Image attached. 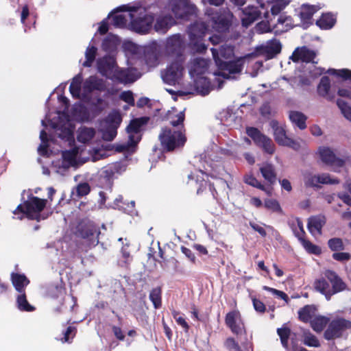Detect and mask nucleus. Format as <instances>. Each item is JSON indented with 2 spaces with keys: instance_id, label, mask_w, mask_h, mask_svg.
Returning <instances> with one entry per match:
<instances>
[{
  "instance_id": "nucleus-1",
  "label": "nucleus",
  "mask_w": 351,
  "mask_h": 351,
  "mask_svg": "<svg viewBox=\"0 0 351 351\" xmlns=\"http://www.w3.org/2000/svg\"><path fill=\"white\" fill-rule=\"evenodd\" d=\"M184 68L181 60L172 62L162 72V78L165 83L175 87V90L167 89L170 93H176L180 95L191 93L194 88L190 82L183 81Z\"/></svg>"
},
{
  "instance_id": "nucleus-2",
  "label": "nucleus",
  "mask_w": 351,
  "mask_h": 351,
  "mask_svg": "<svg viewBox=\"0 0 351 351\" xmlns=\"http://www.w3.org/2000/svg\"><path fill=\"white\" fill-rule=\"evenodd\" d=\"M47 202V199H40L34 196H29L27 199L24 202L23 204H20L17 206L13 213L16 215L19 213H22L29 219H36L37 221L45 219L47 218V216L41 215L40 213L46 206Z\"/></svg>"
},
{
  "instance_id": "nucleus-3",
  "label": "nucleus",
  "mask_w": 351,
  "mask_h": 351,
  "mask_svg": "<svg viewBox=\"0 0 351 351\" xmlns=\"http://www.w3.org/2000/svg\"><path fill=\"white\" fill-rule=\"evenodd\" d=\"M158 138L162 147L169 152L182 147L186 141L184 131L173 130L168 128L162 129Z\"/></svg>"
},
{
  "instance_id": "nucleus-4",
  "label": "nucleus",
  "mask_w": 351,
  "mask_h": 351,
  "mask_svg": "<svg viewBox=\"0 0 351 351\" xmlns=\"http://www.w3.org/2000/svg\"><path fill=\"white\" fill-rule=\"evenodd\" d=\"M128 16L133 28L138 32L145 33L154 21L152 15L147 14L143 8H132Z\"/></svg>"
},
{
  "instance_id": "nucleus-5",
  "label": "nucleus",
  "mask_w": 351,
  "mask_h": 351,
  "mask_svg": "<svg viewBox=\"0 0 351 351\" xmlns=\"http://www.w3.org/2000/svg\"><path fill=\"white\" fill-rule=\"evenodd\" d=\"M148 120L147 117H141L132 120L127 128L128 132L129 133V141L127 143L117 145L116 147L117 151H128L132 147L135 146L141 139V136L138 134L141 128L145 125Z\"/></svg>"
},
{
  "instance_id": "nucleus-6",
  "label": "nucleus",
  "mask_w": 351,
  "mask_h": 351,
  "mask_svg": "<svg viewBox=\"0 0 351 351\" xmlns=\"http://www.w3.org/2000/svg\"><path fill=\"white\" fill-rule=\"evenodd\" d=\"M208 27L209 25L206 26L203 22L198 21L189 27L191 44L197 52H202L206 49L205 45L202 43V39L205 33L208 31Z\"/></svg>"
},
{
  "instance_id": "nucleus-7",
  "label": "nucleus",
  "mask_w": 351,
  "mask_h": 351,
  "mask_svg": "<svg viewBox=\"0 0 351 351\" xmlns=\"http://www.w3.org/2000/svg\"><path fill=\"white\" fill-rule=\"evenodd\" d=\"M206 14L210 17L209 23L218 32L226 30L233 19L232 14L228 10H224L221 14L219 15L217 13H214L211 10L208 9Z\"/></svg>"
},
{
  "instance_id": "nucleus-8",
  "label": "nucleus",
  "mask_w": 351,
  "mask_h": 351,
  "mask_svg": "<svg viewBox=\"0 0 351 351\" xmlns=\"http://www.w3.org/2000/svg\"><path fill=\"white\" fill-rule=\"evenodd\" d=\"M99 231L95 224L90 221L80 222L76 228V235L87 239L90 245H97L99 243Z\"/></svg>"
},
{
  "instance_id": "nucleus-9",
  "label": "nucleus",
  "mask_w": 351,
  "mask_h": 351,
  "mask_svg": "<svg viewBox=\"0 0 351 351\" xmlns=\"http://www.w3.org/2000/svg\"><path fill=\"white\" fill-rule=\"evenodd\" d=\"M247 134L250 136L254 143L263 150L269 154H273L275 152V145L272 140L262 134L258 129L255 128H249L247 129Z\"/></svg>"
},
{
  "instance_id": "nucleus-10",
  "label": "nucleus",
  "mask_w": 351,
  "mask_h": 351,
  "mask_svg": "<svg viewBox=\"0 0 351 351\" xmlns=\"http://www.w3.org/2000/svg\"><path fill=\"white\" fill-rule=\"evenodd\" d=\"M169 8L177 18H184L187 15L193 14L196 10V7L190 3L188 0H171Z\"/></svg>"
},
{
  "instance_id": "nucleus-11",
  "label": "nucleus",
  "mask_w": 351,
  "mask_h": 351,
  "mask_svg": "<svg viewBox=\"0 0 351 351\" xmlns=\"http://www.w3.org/2000/svg\"><path fill=\"white\" fill-rule=\"evenodd\" d=\"M317 56V53L311 49H309L306 47H302L296 48L290 56V59L294 62H298L300 61L304 62H312L317 63L314 61Z\"/></svg>"
},
{
  "instance_id": "nucleus-12",
  "label": "nucleus",
  "mask_w": 351,
  "mask_h": 351,
  "mask_svg": "<svg viewBox=\"0 0 351 351\" xmlns=\"http://www.w3.org/2000/svg\"><path fill=\"white\" fill-rule=\"evenodd\" d=\"M318 154L322 161L333 167H340L343 165V160L338 158L332 150L328 147H320Z\"/></svg>"
},
{
  "instance_id": "nucleus-13",
  "label": "nucleus",
  "mask_w": 351,
  "mask_h": 351,
  "mask_svg": "<svg viewBox=\"0 0 351 351\" xmlns=\"http://www.w3.org/2000/svg\"><path fill=\"white\" fill-rule=\"evenodd\" d=\"M323 274L331 284L330 289H332V295L347 289L346 284L334 271L326 269L323 272Z\"/></svg>"
},
{
  "instance_id": "nucleus-14",
  "label": "nucleus",
  "mask_w": 351,
  "mask_h": 351,
  "mask_svg": "<svg viewBox=\"0 0 351 351\" xmlns=\"http://www.w3.org/2000/svg\"><path fill=\"white\" fill-rule=\"evenodd\" d=\"M241 62V60H239L237 62L223 61L218 57L216 60V63L224 70L219 75L225 78H230L229 75L226 73V71H228L229 74L240 73L242 69V63Z\"/></svg>"
},
{
  "instance_id": "nucleus-15",
  "label": "nucleus",
  "mask_w": 351,
  "mask_h": 351,
  "mask_svg": "<svg viewBox=\"0 0 351 351\" xmlns=\"http://www.w3.org/2000/svg\"><path fill=\"white\" fill-rule=\"evenodd\" d=\"M99 71L108 77L112 78L117 72L114 60L110 56L104 57L97 62Z\"/></svg>"
},
{
  "instance_id": "nucleus-16",
  "label": "nucleus",
  "mask_w": 351,
  "mask_h": 351,
  "mask_svg": "<svg viewBox=\"0 0 351 351\" xmlns=\"http://www.w3.org/2000/svg\"><path fill=\"white\" fill-rule=\"evenodd\" d=\"M281 48L280 43L277 40H273L265 45L257 48V53L265 56L267 59H271L280 52Z\"/></svg>"
},
{
  "instance_id": "nucleus-17",
  "label": "nucleus",
  "mask_w": 351,
  "mask_h": 351,
  "mask_svg": "<svg viewBox=\"0 0 351 351\" xmlns=\"http://www.w3.org/2000/svg\"><path fill=\"white\" fill-rule=\"evenodd\" d=\"M241 16L242 24L245 27L250 25L255 21L258 20L261 16V12L254 6H247L243 11Z\"/></svg>"
},
{
  "instance_id": "nucleus-18",
  "label": "nucleus",
  "mask_w": 351,
  "mask_h": 351,
  "mask_svg": "<svg viewBox=\"0 0 351 351\" xmlns=\"http://www.w3.org/2000/svg\"><path fill=\"white\" fill-rule=\"evenodd\" d=\"M269 125L273 130V134L276 142L281 146L289 139V136L286 134V131L282 126L279 125V123L276 120H271L269 122Z\"/></svg>"
},
{
  "instance_id": "nucleus-19",
  "label": "nucleus",
  "mask_w": 351,
  "mask_h": 351,
  "mask_svg": "<svg viewBox=\"0 0 351 351\" xmlns=\"http://www.w3.org/2000/svg\"><path fill=\"white\" fill-rule=\"evenodd\" d=\"M317 93L328 101L334 100L335 94L330 90V81L328 77L324 76L321 78L317 86Z\"/></svg>"
},
{
  "instance_id": "nucleus-20",
  "label": "nucleus",
  "mask_w": 351,
  "mask_h": 351,
  "mask_svg": "<svg viewBox=\"0 0 351 351\" xmlns=\"http://www.w3.org/2000/svg\"><path fill=\"white\" fill-rule=\"evenodd\" d=\"M208 67V61L202 58H194L190 63L189 72L192 75L204 73Z\"/></svg>"
},
{
  "instance_id": "nucleus-21",
  "label": "nucleus",
  "mask_w": 351,
  "mask_h": 351,
  "mask_svg": "<svg viewBox=\"0 0 351 351\" xmlns=\"http://www.w3.org/2000/svg\"><path fill=\"white\" fill-rule=\"evenodd\" d=\"M235 332L237 342L242 346L243 351H254L252 342V334H247V330H234Z\"/></svg>"
},
{
  "instance_id": "nucleus-22",
  "label": "nucleus",
  "mask_w": 351,
  "mask_h": 351,
  "mask_svg": "<svg viewBox=\"0 0 351 351\" xmlns=\"http://www.w3.org/2000/svg\"><path fill=\"white\" fill-rule=\"evenodd\" d=\"M326 223L325 217L323 216H315L309 218L308 228L313 236L320 235L322 228Z\"/></svg>"
},
{
  "instance_id": "nucleus-23",
  "label": "nucleus",
  "mask_w": 351,
  "mask_h": 351,
  "mask_svg": "<svg viewBox=\"0 0 351 351\" xmlns=\"http://www.w3.org/2000/svg\"><path fill=\"white\" fill-rule=\"evenodd\" d=\"M211 51L215 61L218 57L223 61H228L234 56V49L231 45H222L219 50L213 48Z\"/></svg>"
},
{
  "instance_id": "nucleus-24",
  "label": "nucleus",
  "mask_w": 351,
  "mask_h": 351,
  "mask_svg": "<svg viewBox=\"0 0 351 351\" xmlns=\"http://www.w3.org/2000/svg\"><path fill=\"white\" fill-rule=\"evenodd\" d=\"M314 289L323 294L327 300H330L332 293L328 282L325 280L324 278H320L315 280L313 284Z\"/></svg>"
},
{
  "instance_id": "nucleus-25",
  "label": "nucleus",
  "mask_w": 351,
  "mask_h": 351,
  "mask_svg": "<svg viewBox=\"0 0 351 351\" xmlns=\"http://www.w3.org/2000/svg\"><path fill=\"white\" fill-rule=\"evenodd\" d=\"M191 86L194 88V90L191 94H193L194 92L196 91L202 95H208L211 90L209 81L204 77H197L195 80V84H191Z\"/></svg>"
},
{
  "instance_id": "nucleus-26",
  "label": "nucleus",
  "mask_w": 351,
  "mask_h": 351,
  "mask_svg": "<svg viewBox=\"0 0 351 351\" xmlns=\"http://www.w3.org/2000/svg\"><path fill=\"white\" fill-rule=\"evenodd\" d=\"M317 315V308L314 305H306L298 311L299 318L304 322H311Z\"/></svg>"
},
{
  "instance_id": "nucleus-27",
  "label": "nucleus",
  "mask_w": 351,
  "mask_h": 351,
  "mask_svg": "<svg viewBox=\"0 0 351 351\" xmlns=\"http://www.w3.org/2000/svg\"><path fill=\"white\" fill-rule=\"evenodd\" d=\"M96 132L92 128L81 127L77 131V139L82 143H88L95 137Z\"/></svg>"
},
{
  "instance_id": "nucleus-28",
  "label": "nucleus",
  "mask_w": 351,
  "mask_h": 351,
  "mask_svg": "<svg viewBox=\"0 0 351 351\" xmlns=\"http://www.w3.org/2000/svg\"><path fill=\"white\" fill-rule=\"evenodd\" d=\"M226 323L228 327L232 329H241L243 324L241 322L240 313L238 311L228 313L226 317Z\"/></svg>"
},
{
  "instance_id": "nucleus-29",
  "label": "nucleus",
  "mask_w": 351,
  "mask_h": 351,
  "mask_svg": "<svg viewBox=\"0 0 351 351\" xmlns=\"http://www.w3.org/2000/svg\"><path fill=\"white\" fill-rule=\"evenodd\" d=\"M174 23V19L171 16H160L157 19L154 28L158 32L165 33Z\"/></svg>"
},
{
  "instance_id": "nucleus-30",
  "label": "nucleus",
  "mask_w": 351,
  "mask_h": 351,
  "mask_svg": "<svg viewBox=\"0 0 351 351\" xmlns=\"http://www.w3.org/2000/svg\"><path fill=\"white\" fill-rule=\"evenodd\" d=\"M260 171L263 178L270 184H273L276 180V173L274 167L269 163H265L260 167Z\"/></svg>"
},
{
  "instance_id": "nucleus-31",
  "label": "nucleus",
  "mask_w": 351,
  "mask_h": 351,
  "mask_svg": "<svg viewBox=\"0 0 351 351\" xmlns=\"http://www.w3.org/2000/svg\"><path fill=\"white\" fill-rule=\"evenodd\" d=\"M182 46V41L179 35H174L168 38L167 41V49L169 52L173 53L179 54Z\"/></svg>"
},
{
  "instance_id": "nucleus-32",
  "label": "nucleus",
  "mask_w": 351,
  "mask_h": 351,
  "mask_svg": "<svg viewBox=\"0 0 351 351\" xmlns=\"http://www.w3.org/2000/svg\"><path fill=\"white\" fill-rule=\"evenodd\" d=\"M184 117V110L178 111L176 108H172V110L169 111L167 114V118L169 120L170 123L174 127L179 126L180 125L183 126Z\"/></svg>"
},
{
  "instance_id": "nucleus-33",
  "label": "nucleus",
  "mask_w": 351,
  "mask_h": 351,
  "mask_svg": "<svg viewBox=\"0 0 351 351\" xmlns=\"http://www.w3.org/2000/svg\"><path fill=\"white\" fill-rule=\"evenodd\" d=\"M117 77L121 82L122 83H132L134 82L137 78L132 70H117L115 75L114 76Z\"/></svg>"
},
{
  "instance_id": "nucleus-34",
  "label": "nucleus",
  "mask_w": 351,
  "mask_h": 351,
  "mask_svg": "<svg viewBox=\"0 0 351 351\" xmlns=\"http://www.w3.org/2000/svg\"><path fill=\"white\" fill-rule=\"evenodd\" d=\"M289 119L300 130H304L306 128V120L307 117L302 112L291 111L289 112Z\"/></svg>"
},
{
  "instance_id": "nucleus-35",
  "label": "nucleus",
  "mask_w": 351,
  "mask_h": 351,
  "mask_svg": "<svg viewBox=\"0 0 351 351\" xmlns=\"http://www.w3.org/2000/svg\"><path fill=\"white\" fill-rule=\"evenodd\" d=\"M271 5L270 11L273 16L279 14L290 3V0H268Z\"/></svg>"
},
{
  "instance_id": "nucleus-36",
  "label": "nucleus",
  "mask_w": 351,
  "mask_h": 351,
  "mask_svg": "<svg viewBox=\"0 0 351 351\" xmlns=\"http://www.w3.org/2000/svg\"><path fill=\"white\" fill-rule=\"evenodd\" d=\"M77 151L65 152L62 154L63 167L67 168L70 166L77 165Z\"/></svg>"
},
{
  "instance_id": "nucleus-37",
  "label": "nucleus",
  "mask_w": 351,
  "mask_h": 351,
  "mask_svg": "<svg viewBox=\"0 0 351 351\" xmlns=\"http://www.w3.org/2000/svg\"><path fill=\"white\" fill-rule=\"evenodd\" d=\"M16 305L18 308L22 311L32 312L35 309V308L28 302L26 295L24 293L17 296Z\"/></svg>"
},
{
  "instance_id": "nucleus-38",
  "label": "nucleus",
  "mask_w": 351,
  "mask_h": 351,
  "mask_svg": "<svg viewBox=\"0 0 351 351\" xmlns=\"http://www.w3.org/2000/svg\"><path fill=\"white\" fill-rule=\"evenodd\" d=\"M12 280L16 289L19 292H22L24 287L29 283V280L25 276L19 274H12Z\"/></svg>"
},
{
  "instance_id": "nucleus-39",
  "label": "nucleus",
  "mask_w": 351,
  "mask_h": 351,
  "mask_svg": "<svg viewBox=\"0 0 351 351\" xmlns=\"http://www.w3.org/2000/svg\"><path fill=\"white\" fill-rule=\"evenodd\" d=\"M100 83L97 77L91 76L88 77L83 85V95L85 96L88 93L94 89L99 88Z\"/></svg>"
},
{
  "instance_id": "nucleus-40",
  "label": "nucleus",
  "mask_w": 351,
  "mask_h": 351,
  "mask_svg": "<svg viewBox=\"0 0 351 351\" xmlns=\"http://www.w3.org/2000/svg\"><path fill=\"white\" fill-rule=\"evenodd\" d=\"M318 10L316 5H303L300 8V16L302 20H308Z\"/></svg>"
},
{
  "instance_id": "nucleus-41",
  "label": "nucleus",
  "mask_w": 351,
  "mask_h": 351,
  "mask_svg": "<svg viewBox=\"0 0 351 351\" xmlns=\"http://www.w3.org/2000/svg\"><path fill=\"white\" fill-rule=\"evenodd\" d=\"M330 319L326 316L317 315L311 321V326L313 329H322L328 324Z\"/></svg>"
},
{
  "instance_id": "nucleus-42",
  "label": "nucleus",
  "mask_w": 351,
  "mask_h": 351,
  "mask_svg": "<svg viewBox=\"0 0 351 351\" xmlns=\"http://www.w3.org/2000/svg\"><path fill=\"white\" fill-rule=\"evenodd\" d=\"M330 329L351 328V322L343 317H337L330 324Z\"/></svg>"
},
{
  "instance_id": "nucleus-43",
  "label": "nucleus",
  "mask_w": 351,
  "mask_h": 351,
  "mask_svg": "<svg viewBox=\"0 0 351 351\" xmlns=\"http://www.w3.org/2000/svg\"><path fill=\"white\" fill-rule=\"evenodd\" d=\"M81 83L82 77L80 75L75 77L71 83L70 91L76 97H80L81 95H83V93H81Z\"/></svg>"
},
{
  "instance_id": "nucleus-44",
  "label": "nucleus",
  "mask_w": 351,
  "mask_h": 351,
  "mask_svg": "<svg viewBox=\"0 0 351 351\" xmlns=\"http://www.w3.org/2000/svg\"><path fill=\"white\" fill-rule=\"evenodd\" d=\"M335 19L330 14H324L317 21V25L322 29L331 28L335 24Z\"/></svg>"
},
{
  "instance_id": "nucleus-45",
  "label": "nucleus",
  "mask_w": 351,
  "mask_h": 351,
  "mask_svg": "<svg viewBox=\"0 0 351 351\" xmlns=\"http://www.w3.org/2000/svg\"><path fill=\"white\" fill-rule=\"evenodd\" d=\"M264 18L267 20L266 21H261L256 25V30L258 33H265L269 32V12H265L264 14Z\"/></svg>"
},
{
  "instance_id": "nucleus-46",
  "label": "nucleus",
  "mask_w": 351,
  "mask_h": 351,
  "mask_svg": "<svg viewBox=\"0 0 351 351\" xmlns=\"http://www.w3.org/2000/svg\"><path fill=\"white\" fill-rule=\"evenodd\" d=\"M337 105L340 109L343 117L349 121H351V106L341 99H338L337 101Z\"/></svg>"
},
{
  "instance_id": "nucleus-47",
  "label": "nucleus",
  "mask_w": 351,
  "mask_h": 351,
  "mask_svg": "<svg viewBox=\"0 0 351 351\" xmlns=\"http://www.w3.org/2000/svg\"><path fill=\"white\" fill-rule=\"evenodd\" d=\"M132 8H130L128 11ZM129 12L125 14H117L112 16L113 25L115 27H121L124 26L128 22V19H130V16H128Z\"/></svg>"
},
{
  "instance_id": "nucleus-48",
  "label": "nucleus",
  "mask_w": 351,
  "mask_h": 351,
  "mask_svg": "<svg viewBox=\"0 0 351 351\" xmlns=\"http://www.w3.org/2000/svg\"><path fill=\"white\" fill-rule=\"evenodd\" d=\"M149 298L154 304L156 308H158L161 305V289L156 287L152 290L149 294Z\"/></svg>"
},
{
  "instance_id": "nucleus-49",
  "label": "nucleus",
  "mask_w": 351,
  "mask_h": 351,
  "mask_svg": "<svg viewBox=\"0 0 351 351\" xmlns=\"http://www.w3.org/2000/svg\"><path fill=\"white\" fill-rule=\"evenodd\" d=\"M304 184L309 187L319 186L317 174L312 173H306L304 175Z\"/></svg>"
},
{
  "instance_id": "nucleus-50",
  "label": "nucleus",
  "mask_w": 351,
  "mask_h": 351,
  "mask_svg": "<svg viewBox=\"0 0 351 351\" xmlns=\"http://www.w3.org/2000/svg\"><path fill=\"white\" fill-rule=\"evenodd\" d=\"M97 49L95 47H88L86 51V60L83 63L84 66H90L95 60Z\"/></svg>"
},
{
  "instance_id": "nucleus-51",
  "label": "nucleus",
  "mask_w": 351,
  "mask_h": 351,
  "mask_svg": "<svg viewBox=\"0 0 351 351\" xmlns=\"http://www.w3.org/2000/svg\"><path fill=\"white\" fill-rule=\"evenodd\" d=\"M318 182L322 184H335L339 183V180L332 178L327 173L317 174Z\"/></svg>"
},
{
  "instance_id": "nucleus-52",
  "label": "nucleus",
  "mask_w": 351,
  "mask_h": 351,
  "mask_svg": "<svg viewBox=\"0 0 351 351\" xmlns=\"http://www.w3.org/2000/svg\"><path fill=\"white\" fill-rule=\"evenodd\" d=\"M304 343L309 347L318 348L320 343L317 338L312 334H306L304 336Z\"/></svg>"
},
{
  "instance_id": "nucleus-53",
  "label": "nucleus",
  "mask_w": 351,
  "mask_h": 351,
  "mask_svg": "<svg viewBox=\"0 0 351 351\" xmlns=\"http://www.w3.org/2000/svg\"><path fill=\"white\" fill-rule=\"evenodd\" d=\"M329 247L332 251H338L343 249V241L339 238H333L328 241V242Z\"/></svg>"
},
{
  "instance_id": "nucleus-54",
  "label": "nucleus",
  "mask_w": 351,
  "mask_h": 351,
  "mask_svg": "<svg viewBox=\"0 0 351 351\" xmlns=\"http://www.w3.org/2000/svg\"><path fill=\"white\" fill-rule=\"evenodd\" d=\"M280 338L281 343L285 348H289L288 340L291 335V330H277Z\"/></svg>"
},
{
  "instance_id": "nucleus-55",
  "label": "nucleus",
  "mask_w": 351,
  "mask_h": 351,
  "mask_svg": "<svg viewBox=\"0 0 351 351\" xmlns=\"http://www.w3.org/2000/svg\"><path fill=\"white\" fill-rule=\"evenodd\" d=\"M300 241L304 247V248L309 252L313 254H319L320 252V249L316 245L312 244L311 242L304 239H300Z\"/></svg>"
},
{
  "instance_id": "nucleus-56",
  "label": "nucleus",
  "mask_w": 351,
  "mask_h": 351,
  "mask_svg": "<svg viewBox=\"0 0 351 351\" xmlns=\"http://www.w3.org/2000/svg\"><path fill=\"white\" fill-rule=\"evenodd\" d=\"M89 192L90 186L88 183L84 182L79 184L76 187V193L79 197L86 195Z\"/></svg>"
},
{
  "instance_id": "nucleus-57",
  "label": "nucleus",
  "mask_w": 351,
  "mask_h": 351,
  "mask_svg": "<svg viewBox=\"0 0 351 351\" xmlns=\"http://www.w3.org/2000/svg\"><path fill=\"white\" fill-rule=\"evenodd\" d=\"M265 206L274 212H280L281 208L278 202L274 199H267L265 201Z\"/></svg>"
},
{
  "instance_id": "nucleus-58",
  "label": "nucleus",
  "mask_w": 351,
  "mask_h": 351,
  "mask_svg": "<svg viewBox=\"0 0 351 351\" xmlns=\"http://www.w3.org/2000/svg\"><path fill=\"white\" fill-rule=\"evenodd\" d=\"M245 182L254 187L260 189L263 191H266L263 185H262L254 177L252 176H246L245 178Z\"/></svg>"
},
{
  "instance_id": "nucleus-59",
  "label": "nucleus",
  "mask_w": 351,
  "mask_h": 351,
  "mask_svg": "<svg viewBox=\"0 0 351 351\" xmlns=\"http://www.w3.org/2000/svg\"><path fill=\"white\" fill-rule=\"evenodd\" d=\"M40 138L42 141V143L38 148V152L42 154H44L46 152L47 149V134L45 131L42 130L40 134Z\"/></svg>"
},
{
  "instance_id": "nucleus-60",
  "label": "nucleus",
  "mask_w": 351,
  "mask_h": 351,
  "mask_svg": "<svg viewBox=\"0 0 351 351\" xmlns=\"http://www.w3.org/2000/svg\"><path fill=\"white\" fill-rule=\"evenodd\" d=\"M263 289L266 291L271 292L273 294L276 295L277 297L285 300L286 302V303H288L289 298L285 292L275 289L274 288L267 287V286L263 287Z\"/></svg>"
},
{
  "instance_id": "nucleus-61",
  "label": "nucleus",
  "mask_w": 351,
  "mask_h": 351,
  "mask_svg": "<svg viewBox=\"0 0 351 351\" xmlns=\"http://www.w3.org/2000/svg\"><path fill=\"white\" fill-rule=\"evenodd\" d=\"M117 135V130L114 127H110L108 128L103 133V138L107 141H112Z\"/></svg>"
},
{
  "instance_id": "nucleus-62",
  "label": "nucleus",
  "mask_w": 351,
  "mask_h": 351,
  "mask_svg": "<svg viewBox=\"0 0 351 351\" xmlns=\"http://www.w3.org/2000/svg\"><path fill=\"white\" fill-rule=\"evenodd\" d=\"M342 330H324V337L327 340H332L341 337Z\"/></svg>"
},
{
  "instance_id": "nucleus-63",
  "label": "nucleus",
  "mask_w": 351,
  "mask_h": 351,
  "mask_svg": "<svg viewBox=\"0 0 351 351\" xmlns=\"http://www.w3.org/2000/svg\"><path fill=\"white\" fill-rule=\"evenodd\" d=\"M283 146L289 147L295 151H298L302 148V143L297 140L289 138Z\"/></svg>"
},
{
  "instance_id": "nucleus-64",
  "label": "nucleus",
  "mask_w": 351,
  "mask_h": 351,
  "mask_svg": "<svg viewBox=\"0 0 351 351\" xmlns=\"http://www.w3.org/2000/svg\"><path fill=\"white\" fill-rule=\"evenodd\" d=\"M120 98L129 104L134 105V99L133 97V94L131 91L128 90L121 93L120 95Z\"/></svg>"
}]
</instances>
